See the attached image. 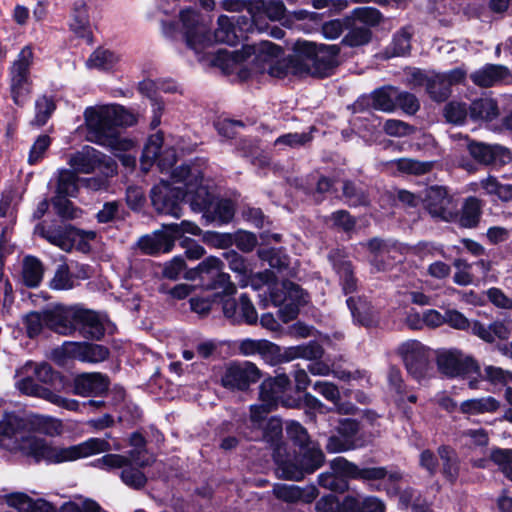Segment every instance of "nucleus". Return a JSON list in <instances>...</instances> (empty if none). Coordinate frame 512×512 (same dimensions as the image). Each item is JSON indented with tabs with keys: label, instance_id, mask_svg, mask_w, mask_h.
<instances>
[{
	"label": "nucleus",
	"instance_id": "f257e3e1",
	"mask_svg": "<svg viewBox=\"0 0 512 512\" xmlns=\"http://www.w3.org/2000/svg\"><path fill=\"white\" fill-rule=\"evenodd\" d=\"M62 431V423L52 417L34 414L21 417L5 413L0 420V447L11 452L33 458L36 462L59 464L76 461L111 450L119 451L121 445L110 444V434L105 438L92 437L71 446H55L34 432L54 436Z\"/></svg>",
	"mask_w": 512,
	"mask_h": 512
},
{
	"label": "nucleus",
	"instance_id": "f03ea898",
	"mask_svg": "<svg viewBox=\"0 0 512 512\" xmlns=\"http://www.w3.org/2000/svg\"><path fill=\"white\" fill-rule=\"evenodd\" d=\"M86 139L90 142L110 148L125 167L133 168L136 157L130 153L134 149L133 140L120 135L118 128L136 123V117L125 107L118 104L88 107L84 111Z\"/></svg>",
	"mask_w": 512,
	"mask_h": 512
},
{
	"label": "nucleus",
	"instance_id": "7ed1b4c3",
	"mask_svg": "<svg viewBox=\"0 0 512 512\" xmlns=\"http://www.w3.org/2000/svg\"><path fill=\"white\" fill-rule=\"evenodd\" d=\"M281 48L269 41L243 45L241 50L226 49L217 52L215 63L223 70H234L236 65L249 61L251 74L268 73L272 77L281 78L286 72L279 62Z\"/></svg>",
	"mask_w": 512,
	"mask_h": 512
},
{
	"label": "nucleus",
	"instance_id": "20e7f679",
	"mask_svg": "<svg viewBox=\"0 0 512 512\" xmlns=\"http://www.w3.org/2000/svg\"><path fill=\"white\" fill-rule=\"evenodd\" d=\"M201 174L200 165H183L172 171V183L161 180L155 185L150 191V199L156 212L180 218L183 200L188 197L190 201L194 196V193L188 192L186 182L192 180L195 187H197Z\"/></svg>",
	"mask_w": 512,
	"mask_h": 512
},
{
	"label": "nucleus",
	"instance_id": "39448f33",
	"mask_svg": "<svg viewBox=\"0 0 512 512\" xmlns=\"http://www.w3.org/2000/svg\"><path fill=\"white\" fill-rule=\"evenodd\" d=\"M286 432L288 437L299 446V455L294 460H283L280 458V449L275 453V460L278 463V470L287 479L299 481L306 473H313L324 463L322 450L310 441L306 429L298 422L287 423Z\"/></svg>",
	"mask_w": 512,
	"mask_h": 512
},
{
	"label": "nucleus",
	"instance_id": "423d86ee",
	"mask_svg": "<svg viewBox=\"0 0 512 512\" xmlns=\"http://www.w3.org/2000/svg\"><path fill=\"white\" fill-rule=\"evenodd\" d=\"M182 23V30L186 45L196 55L206 50L212 42L225 43L230 46L236 45L238 35L230 18L221 15L218 18V28L214 32L212 39L208 33V26L201 15L193 9H183L179 14Z\"/></svg>",
	"mask_w": 512,
	"mask_h": 512
},
{
	"label": "nucleus",
	"instance_id": "0eeeda50",
	"mask_svg": "<svg viewBox=\"0 0 512 512\" xmlns=\"http://www.w3.org/2000/svg\"><path fill=\"white\" fill-rule=\"evenodd\" d=\"M293 52V60L301 69L318 77L327 76L338 63L339 48L336 45L316 46L312 42L298 40Z\"/></svg>",
	"mask_w": 512,
	"mask_h": 512
},
{
	"label": "nucleus",
	"instance_id": "6e6552de",
	"mask_svg": "<svg viewBox=\"0 0 512 512\" xmlns=\"http://www.w3.org/2000/svg\"><path fill=\"white\" fill-rule=\"evenodd\" d=\"M186 186L189 193H194V196L190 199L192 210L203 212L208 221H217L224 224L232 220L235 213L233 202L228 199L215 200L209 191L208 185L204 184L203 173L197 187H195L192 180L186 182Z\"/></svg>",
	"mask_w": 512,
	"mask_h": 512
},
{
	"label": "nucleus",
	"instance_id": "1a4fd4ad",
	"mask_svg": "<svg viewBox=\"0 0 512 512\" xmlns=\"http://www.w3.org/2000/svg\"><path fill=\"white\" fill-rule=\"evenodd\" d=\"M9 507L17 512H55L54 508L42 499L33 500L28 495L17 492L11 493L5 497ZM100 506L91 499L81 496L64 503L61 506V512H99Z\"/></svg>",
	"mask_w": 512,
	"mask_h": 512
},
{
	"label": "nucleus",
	"instance_id": "9d476101",
	"mask_svg": "<svg viewBox=\"0 0 512 512\" xmlns=\"http://www.w3.org/2000/svg\"><path fill=\"white\" fill-rule=\"evenodd\" d=\"M176 149L184 150L174 138L164 139L162 134L151 135L142 152L140 159L141 169L148 172L151 166L157 161L162 172L173 167L177 160Z\"/></svg>",
	"mask_w": 512,
	"mask_h": 512
},
{
	"label": "nucleus",
	"instance_id": "9b49d317",
	"mask_svg": "<svg viewBox=\"0 0 512 512\" xmlns=\"http://www.w3.org/2000/svg\"><path fill=\"white\" fill-rule=\"evenodd\" d=\"M275 278L266 284L270 291V301L274 306H279V316L284 323L296 318L299 306L306 302L303 290L295 283L284 281L281 290L272 285Z\"/></svg>",
	"mask_w": 512,
	"mask_h": 512
},
{
	"label": "nucleus",
	"instance_id": "f8f14e48",
	"mask_svg": "<svg viewBox=\"0 0 512 512\" xmlns=\"http://www.w3.org/2000/svg\"><path fill=\"white\" fill-rule=\"evenodd\" d=\"M223 268L224 263L218 257L209 256L202 260L198 264L201 286L205 290H221L224 296H232L237 288Z\"/></svg>",
	"mask_w": 512,
	"mask_h": 512
},
{
	"label": "nucleus",
	"instance_id": "ddd939ff",
	"mask_svg": "<svg viewBox=\"0 0 512 512\" xmlns=\"http://www.w3.org/2000/svg\"><path fill=\"white\" fill-rule=\"evenodd\" d=\"M16 377L15 386L24 395L45 399L70 411H78L81 406L77 400L62 397L48 388L39 385L35 381L36 378L32 374H29L24 365L17 370Z\"/></svg>",
	"mask_w": 512,
	"mask_h": 512
},
{
	"label": "nucleus",
	"instance_id": "4468645a",
	"mask_svg": "<svg viewBox=\"0 0 512 512\" xmlns=\"http://www.w3.org/2000/svg\"><path fill=\"white\" fill-rule=\"evenodd\" d=\"M223 256L227 261L229 269L236 275L241 288L250 285L253 289L259 290L276 278L274 273L269 270L253 273L251 264L235 251L225 252Z\"/></svg>",
	"mask_w": 512,
	"mask_h": 512
},
{
	"label": "nucleus",
	"instance_id": "2eb2a0df",
	"mask_svg": "<svg viewBox=\"0 0 512 512\" xmlns=\"http://www.w3.org/2000/svg\"><path fill=\"white\" fill-rule=\"evenodd\" d=\"M408 373L417 380L429 375L430 350L417 340H408L398 347Z\"/></svg>",
	"mask_w": 512,
	"mask_h": 512
},
{
	"label": "nucleus",
	"instance_id": "dca6fc26",
	"mask_svg": "<svg viewBox=\"0 0 512 512\" xmlns=\"http://www.w3.org/2000/svg\"><path fill=\"white\" fill-rule=\"evenodd\" d=\"M260 376V370L252 362H233L226 366L221 384L227 389L242 391L256 383Z\"/></svg>",
	"mask_w": 512,
	"mask_h": 512
},
{
	"label": "nucleus",
	"instance_id": "f3484780",
	"mask_svg": "<svg viewBox=\"0 0 512 512\" xmlns=\"http://www.w3.org/2000/svg\"><path fill=\"white\" fill-rule=\"evenodd\" d=\"M439 370L449 377L469 376L478 373L476 361L459 350H444L437 355Z\"/></svg>",
	"mask_w": 512,
	"mask_h": 512
},
{
	"label": "nucleus",
	"instance_id": "a211bd4d",
	"mask_svg": "<svg viewBox=\"0 0 512 512\" xmlns=\"http://www.w3.org/2000/svg\"><path fill=\"white\" fill-rule=\"evenodd\" d=\"M423 202L432 217L451 221L457 216L456 205L444 187L432 186L427 188Z\"/></svg>",
	"mask_w": 512,
	"mask_h": 512
},
{
	"label": "nucleus",
	"instance_id": "6ab92c4d",
	"mask_svg": "<svg viewBox=\"0 0 512 512\" xmlns=\"http://www.w3.org/2000/svg\"><path fill=\"white\" fill-rule=\"evenodd\" d=\"M68 163L75 173H91L102 163L105 165L107 175L115 172L114 162L91 146H85L81 151L71 155Z\"/></svg>",
	"mask_w": 512,
	"mask_h": 512
},
{
	"label": "nucleus",
	"instance_id": "aec40b11",
	"mask_svg": "<svg viewBox=\"0 0 512 512\" xmlns=\"http://www.w3.org/2000/svg\"><path fill=\"white\" fill-rule=\"evenodd\" d=\"M285 11V6L280 0H256L248 8L251 24L247 30L255 28L259 32H264L267 27L261 23L262 18L266 17L272 21L281 20L285 16Z\"/></svg>",
	"mask_w": 512,
	"mask_h": 512
},
{
	"label": "nucleus",
	"instance_id": "412c9836",
	"mask_svg": "<svg viewBox=\"0 0 512 512\" xmlns=\"http://www.w3.org/2000/svg\"><path fill=\"white\" fill-rule=\"evenodd\" d=\"M78 309V306L66 307L62 305L46 309V327L58 334H72L75 331Z\"/></svg>",
	"mask_w": 512,
	"mask_h": 512
},
{
	"label": "nucleus",
	"instance_id": "4be33fe9",
	"mask_svg": "<svg viewBox=\"0 0 512 512\" xmlns=\"http://www.w3.org/2000/svg\"><path fill=\"white\" fill-rule=\"evenodd\" d=\"M464 140L467 142L470 155L481 163L504 165L512 158L510 151L503 146L473 142L469 141L467 137H464Z\"/></svg>",
	"mask_w": 512,
	"mask_h": 512
},
{
	"label": "nucleus",
	"instance_id": "5701e85b",
	"mask_svg": "<svg viewBox=\"0 0 512 512\" xmlns=\"http://www.w3.org/2000/svg\"><path fill=\"white\" fill-rule=\"evenodd\" d=\"M34 233L64 251H70L76 241V235H80L79 231L71 226L52 227L42 223L35 227Z\"/></svg>",
	"mask_w": 512,
	"mask_h": 512
},
{
	"label": "nucleus",
	"instance_id": "b1692460",
	"mask_svg": "<svg viewBox=\"0 0 512 512\" xmlns=\"http://www.w3.org/2000/svg\"><path fill=\"white\" fill-rule=\"evenodd\" d=\"M223 313L225 317L235 323L245 322L253 325L258 320L257 311L246 294H242L239 302L226 300L223 304Z\"/></svg>",
	"mask_w": 512,
	"mask_h": 512
},
{
	"label": "nucleus",
	"instance_id": "393cba45",
	"mask_svg": "<svg viewBox=\"0 0 512 512\" xmlns=\"http://www.w3.org/2000/svg\"><path fill=\"white\" fill-rule=\"evenodd\" d=\"M109 380L101 373H83L74 379L73 392L82 397L98 396L107 391Z\"/></svg>",
	"mask_w": 512,
	"mask_h": 512
},
{
	"label": "nucleus",
	"instance_id": "a878e982",
	"mask_svg": "<svg viewBox=\"0 0 512 512\" xmlns=\"http://www.w3.org/2000/svg\"><path fill=\"white\" fill-rule=\"evenodd\" d=\"M63 350L68 356L89 363L102 362L109 355L108 349L98 344L66 342Z\"/></svg>",
	"mask_w": 512,
	"mask_h": 512
},
{
	"label": "nucleus",
	"instance_id": "bb28decb",
	"mask_svg": "<svg viewBox=\"0 0 512 512\" xmlns=\"http://www.w3.org/2000/svg\"><path fill=\"white\" fill-rule=\"evenodd\" d=\"M412 82L415 85H426V90L435 101H444L450 95V86L442 73L426 76L420 70L412 72Z\"/></svg>",
	"mask_w": 512,
	"mask_h": 512
},
{
	"label": "nucleus",
	"instance_id": "cd10ccee",
	"mask_svg": "<svg viewBox=\"0 0 512 512\" xmlns=\"http://www.w3.org/2000/svg\"><path fill=\"white\" fill-rule=\"evenodd\" d=\"M510 75L509 69L502 65L487 64L470 75L473 83L479 87H492Z\"/></svg>",
	"mask_w": 512,
	"mask_h": 512
},
{
	"label": "nucleus",
	"instance_id": "c85d7f7f",
	"mask_svg": "<svg viewBox=\"0 0 512 512\" xmlns=\"http://www.w3.org/2000/svg\"><path fill=\"white\" fill-rule=\"evenodd\" d=\"M238 349L243 356L260 355L267 361H274V356L279 353V346L265 339H243L239 341Z\"/></svg>",
	"mask_w": 512,
	"mask_h": 512
},
{
	"label": "nucleus",
	"instance_id": "c756f323",
	"mask_svg": "<svg viewBox=\"0 0 512 512\" xmlns=\"http://www.w3.org/2000/svg\"><path fill=\"white\" fill-rule=\"evenodd\" d=\"M174 245L173 236L170 235L163 226L162 231L155 232L152 235H147L139 239L138 246L145 253L149 255L158 254L161 252H169Z\"/></svg>",
	"mask_w": 512,
	"mask_h": 512
},
{
	"label": "nucleus",
	"instance_id": "7c9ffc66",
	"mask_svg": "<svg viewBox=\"0 0 512 512\" xmlns=\"http://www.w3.org/2000/svg\"><path fill=\"white\" fill-rule=\"evenodd\" d=\"M79 330L85 337L99 339L104 334V325L95 312L79 307L75 331Z\"/></svg>",
	"mask_w": 512,
	"mask_h": 512
},
{
	"label": "nucleus",
	"instance_id": "2f4dec72",
	"mask_svg": "<svg viewBox=\"0 0 512 512\" xmlns=\"http://www.w3.org/2000/svg\"><path fill=\"white\" fill-rule=\"evenodd\" d=\"M343 512H385L384 502L375 496H346L342 501Z\"/></svg>",
	"mask_w": 512,
	"mask_h": 512
},
{
	"label": "nucleus",
	"instance_id": "473e14b6",
	"mask_svg": "<svg viewBox=\"0 0 512 512\" xmlns=\"http://www.w3.org/2000/svg\"><path fill=\"white\" fill-rule=\"evenodd\" d=\"M469 115L474 121L490 122L499 116V109L494 99L480 98L469 106Z\"/></svg>",
	"mask_w": 512,
	"mask_h": 512
},
{
	"label": "nucleus",
	"instance_id": "72a5a7b5",
	"mask_svg": "<svg viewBox=\"0 0 512 512\" xmlns=\"http://www.w3.org/2000/svg\"><path fill=\"white\" fill-rule=\"evenodd\" d=\"M330 260L339 275L344 293L349 294L354 292L356 290V279L353 276L351 263L344 258H340L338 253H332Z\"/></svg>",
	"mask_w": 512,
	"mask_h": 512
},
{
	"label": "nucleus",
	"instance_id": "f704fd0d",
	"mask_svg": "<svg viewBox=\"0 0 512 512\" xmlns=\"http://www.w3.org/2000/svg\"><path fill=\"white\" fill-rule=\"evenodd\" d=\"M498 408L499 402L491 396L469 399L460 404V411L469 415L492 413Z\"/></svg>",
	"mask_w": 512,
	"mask_h": 512
},
{
	"label": "nucleus",
	"instance_id": "c9c22d12",
	"mask_svg": "<svg viewBox=\"0 0 512 512\" xmlns=\"http://www.w3.org/2000/svg\"><path fill=\"white\" fill-rule=\"evenodd\" d=\"M130 445L133 449L129 452L128 457L135 465L145 467L154 461L153 456L145 449V440L141 434L133 433L130 437Z\"/></svg>",
	"mask_w": 512,
	"mask_h": 512
},
{
	"label": "nucleus",
	"instance_id": "e433bc0d",
	"mask_svg": "<svg viewBox=\"0 0 512 512\" xmlns=\"http://www.w3.org/2000/svg\"><path fill=\"white\" fill-rule=\"evenodd\" d=\"M372 105L375 109L392 112L396 108L397 88L388 86L372 93Z\"/></svg>",
	"mask_w": 512,
	"mask_h": 512
},
{
	"label": "nucleus",
	"instance_id": "4c0bfd02",
	"mask_svg": "<svg viewBox=\"0 0 512 512\" xmlns=\"http://www.w3.org/2000/svg\"><path fill=\"white\" fill-rule=\"evenodd\" d=\"M70 28L78 37L90 39L91 31L89 18L84 3L75 4Z\"/></svg>",
	"mask_w": 512,
	"mask_h": 512
},
{
	"label": "nucleus",
	"instance_id": "58836bf2",
	"mask_svg": "<svg viewBox=\"0 0 512 512\" xmlns=\"http://www.w3.org/2000/svg\"><path fill=\"white\" fill-rule=\"evenodd\" d=\"M481 201L476 197H469L463 204L459 224L465 228L475 227L481 216Z\"/></svg>",
	"mask_w": 512,
	"mask_h": 512
},
{
	"label": "nucleus",
	"instance_id": "ea45409f",
	"mask_svg": "<svg viewBox=\"0 0 512 512\" xmlns=\"http://www.w3.org/2000/svg\"><path fill=\"white\" fill-rule=\"evenodd\" d=\"M22 277L28 287L38 286L43 278L41 262L35 257H26L23 262Z\"/></svg>",
	"mask_w": 512,
	"mask_h": 512
},
{
	"label": "nucleus",
	"instance_id": "a19ab883",
	"mask_svg": "<svg viewBox=\"0 0 512 512\" xmlns=\"http://www.w3.org/2000/svg\"><path fill=\"white\" fill-rule=\"evenodd\" d=\"M119 62V57L107 49H97L88 58L86 64L89 68L110 70Z\"/></svg>",
	"mask_w": 512,
	"mask_h": 512
},
{
	"label": "nucleus",
	"instance_id": "79ce46f5",
	"mask_svg": "<svg viewBox=\"0 0 512 512\" xmlns=\"http://www.w3.org/2000/svg\"><path fill=\"white\" fill-rule=\"evenodd\" d=\"M356 479L362 480H387L391 483H397L402 479V474L399 471H388L384 467H368L359 468V473Z\"/></svg>",
	"mask_w": 512,
	"mask_h": 512
},
{
	"label": "nucleus",
	"instance_id": "37998d69",
	"mask_svg": "<svg viewBox=\"0 0 512 512\" xmlns=\"http://www.w3.org/2000/svg\"><path fill=\"white\" fill-rule=\"evenodd\" d=\"M11 96L16 105H22L31 92L30 76H9Z\"/></svg>",
	"mask_w": 512,
	"mask_h": 512
},
{
	"label": "nucleus",
	"instance_id": "c03bdc74",
	"mask_svg": "<svg viewBox=\"0 0 512 512\" xmlns=\"http://www.w3.org/2000/svg\"><path fill=\"white\" fill-rule=\"evenodd\" d=\"M32 62L33 51L31 46L23 47L9 69V76H30Z\"/></svg>",
	"mask_w": 512,
	"mask_h": 512
},
{
	"label": "nucleus",
	"instance_id": "a18cd8bd",
	"mask_svg": "<svg viewBox=\"0 0 512 512\" xmlns=\"http://www.w3.org/2000/svg\"><path fill=\"white\" fill-rule=\"evenodd\" d=\"M77 175L75 172L62 169L58 172L56 193L64 196L74 197L78 190Z\"/></svg>",
	"mask_w": 512,
	"mask_h": 512
},
{
	"label": "nucleus",
	"instance_id": "49530a36",
	"mask_svg": "<svg viewBox=\"0 0 512 512\" xmlns=\"http://www.w3.org/2000/svg\"><path fill=\"white\" fill-rule=\"evenodd\" d=\"M480 185L487 194L496 195L502 201H510L512 199V185L501 184L494 176L482 179Z\"/></svg>",
	"mask_w": 512,
	"mask_h": 512
},
{
	"label": "nucleus",
	"instance_id": "de8ad7c7",
	"mask_svg": "<svg viewBox=\"0 0 512 512\" xmlns=\"http://www.w3.org/2000/svg\"><path fill=\"white\" fill-rule=\"evenodd\" d=\"M346 302L355 321L361 325H367L370 322V304L366 300L350 296Z\"/></svg>",
	"mask_w": 512,
	"mask_h": 512
},
{
	"label": "nucleus",
	"instance_id": "09e8293b",
	"mask_svg": "<svg viewBox=\"0 0 512 512\" xmlns=\"http://www.w3.org/2000/svg\"><path fill=\"white\" fill-rule=\"evenodd\" d=\"M29 374H32L36 380L41 383H52L57 377V373L53 371L52 367L47 363H34L28 361L24 365Z\"/></svg>",
	"mask_w": 512,
	"mask_h": 512
},
{
	"label": "nucleus",
	"instance_id": "8fccbe9b",
	"mask_svg": "<svg viewBox=\"0 0 512 512\" xmlns=\"http://www.w3.org/2000/svg\"><path fill=\"white\" fill-rule=\"evenodd\" d=\"M127 464H134L128 456L120 454H106L94 461V466L102 470L111 471L114 469H122Z\"/></svg>",
	"mask_w": 512,
	"mask_h": 512
},
{
	"label": "nucleus",
	"instance_id": "3c124183",
	"mask_svg": "<svg viewBox=\"0 0 512 512\" xmlns=\"http://www.w3.org/2000/svg\"><path fill=\"white\" fill-rule=\"evenodd\" d=\"M123 483L133 489H141L145 486L147 478L138 468L127 464L120 473Z\"/></svg>",
	"mask_w": 512,
	"mask_h": 512
},
{
	"label": "nucleus",
	"instance_id": "603ef678",
	"mask_svg": "<svg viewBox=\"0 0 512 512\" xmlns=\"http://www.w3.org/2000/svg\"><path fill=\"white\" fill-rule=\"evenodd\" d=\"M258 256L261 260L268 262L271 268L278 270L286 268L289 263L287 255L279 249H260Z\"/></svg>",
	"mask_w": 512,
	"mask_h": 512
},
{
	"label": "nucleus",
	"instance_id": "864d4df0",
	"mask_svg": "<svg viewBox=\"0 0 512 512\" xmlns=\"http://www.w3.org/2000/svg\"><path fill=\"white\" fill-rule=\"evenodd\" d=\"M440 458L443 460V472L445 476L453 481L458 475V464L455 453L447 446H441L438 449Z\"/></svg>",
	"mask_w": 512,
	"mask_h": 512
},
{
	"label": "nucleus",
	"instance_id": "5fc2aeb1",
	"mask_svg": "<svg viewBox=\"0 0 512 512\" xmlns=\"http://www.w3.org/2000/svg\"><path fill=\"white\" fill-rule=\"evenodd\" d=\"M453 265L456 269L453 281L455 284L460 286H468L475 283L474 276L471 274L470 269L472 267L464 259L458 258L453 262Z\"/></svg>",
	"mask_w": 512,
	"mask_h": 512
},
{
	"label": "nucleus",
	"instance_id": "6e6d98bb",
	"mask_svg": "<svg viewBox=\"0 0 512 512\" xmlns=\"http://www.w3.org/2000/svg\"><path fill=\"white\" fill-rule=\"evenodd\" d=\"M50 287L54 290H69L74 287L73 277L66 264L58 266L54 277L50 281Z\"/></svg>",
	"mask_w": 512,
	"mask_h": 512
},
{
	"label": "nucleus",
	"instance_id": "4d7b16f0",
	"mask_svg": "<svg viewBox=\"0 0 512 512\" xmlns=\"http://www.w3.org/2000/svg\"><path fill=\"white\" fill-rule=\"evenodd\" d=\"M490 458L512 481V449H494Z\"/></svg>",
	"mask_w": 512,
	"mask_h": 512
},
{
	"label": "nucleus",
	"instance_id": "13d9d810",
	"mask_svg": "<svg viewBox=\"0 0 512 512\" xmlns=\"http://www.w3.org/2000/svg\"><path fill=\"white\" fill-rule=\"evenodd\" d=\"M477 374H479L482 379L489 381L493 385H507L511 378V373L500 367L492 365L486 366L482 373L478 371Z\"/></svg>",
	"mask_w": 512,
	"mask_h": 512
},
{
	"label": "nucleus",
	"instance_id": "bf43d9fd",
	"mask_svg": "<svg viewBox=\"0 0 512 512\" xmlns=\"http://www.w3.org/2000/svg\"><path fill=\"white\" fill-rule=\"evenodd\" d=\"M24 325L29 337L40 334L43 327H46V310L27 314L24 317Z\"/></svg>",
	"mask_w": 512,
	"mask_h": 512
},
{
	"label": "nucleus",
	"instance_id": "052dcab7",
	"mask_svg": "<svg viewBox=\"0 0 512 512\" xmlns=\"http://www.w3.org/2000/svg\"><path fill=\"white\" fill-rule=\"evenodd\" d=\"M330 467L336 475L346 478H357L359 467L343 457H336L330 463Z\"/></svg>",
	"mask_w": 512,
	"mask_h": 512
},
{
	"label": "nucleus",
	"instance_id": "680f3d73",
	"mask_svg": "<svg viewBox=\"0 0 512 512\" xmlns=\"http://www.w3.org/2000/svg\"><path fill=\"white\" fill-rule=\"evenodd\" d=\"M35 109V123L39 126H42L50 118L52 112L55 109V104L52 99L46 96H42L37 99Z\"/></svg>",
	"mask_w": 512,
	"mask_h": 512
},
{
	"label": "nucleus",
	"instance_id": "e2e57ef3",
	"mask_svg": "<svg viewBox=\"0 0 512 512\" xmlns=\"http://www.w3.org/2000/svg\"><path fill=\"white\" fill-rule=\"evenodd\" d=\"M274 495L286 502H296L304 499L303 491L294 485L277 484L273 488Z\"/></svg>",
	"mask_w": 512,
	"mask_h": 512
},
{
	"label": "nucleus",
	"instance_id": "0e129e2a",
	"mask_svg": "<svg viewBox=\"0 0 512 512\" xmlns=\"http://www.w3.org/2000/svg\"><path fill=\"white\" fill-rule=\"evenodd\" d=\"M397 167L400 171L410 173V174H416L421 175L426 172H429L432 167V162H420L413 159H399L397 161Z\"/></svg>",
	"mask_w": 512,
	"mask_h": 512
},
{
	"label": "nucleus",
	"instance_id": "69168bd1",
	"mask_svg": "<svg viewBox=\"0 0 512 512\" xmlns=\"http://www.w3.org/2000/svg\"><path fill=\"white\" fill-rule=\"evenodd\" d=\"M370 37L371 33L367 27H354L343 38V43L351 47L361 46L368 43Z\"/></svg>",
	"mask_w": 512,
	"mask_h": 512
},
{
	"label": "nucleus",
	"instance_id": "338daca9",
	"mask_svg": "<svg viewBox=\"0 0 512 512\" xmlns=\"http://www.w3.org/2000/svg\"><path fill=\"white\" fill-rule=\"evenodd\" d=\"M444 114L448 122L461 124L468 115V109L464 103L450 102L446 105Z\"/></svg>",
	"mask_w": 512,
	"mask_h": 512
},
{
	"label": "nucleus",
	"instance_id": "774afa93",
	"mask_svg": "<svg viewBox=\"0 0 512 512\" xmlns=\"http://www.w3.org/2000/svg\"><path fill=\"white\" fill-rule=\"evenodd\" d=\"M68 196L57 194L53 198V205L57 210V213L65 218H77L80 214V211L74 208L71 201L67 199Z\"/></svg>",
	"mask_w": 512,
	"mask_h": 512
}]
</instances>
